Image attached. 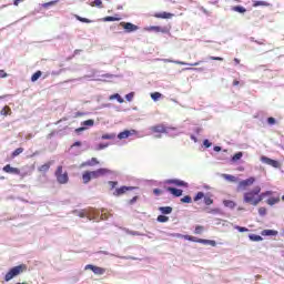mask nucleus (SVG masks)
<instances>
[{"instance_id": "nucleus-1", "label": "nucleus", "mask_w": 284, "mask_h": 284, "mask_svg": "<svg viewBox=\"0 0 284 284\" xmlns=\"http://www.w3.org/2000/svg\"><path fill=\"white\" fill-rule=\"evenodd\" d=\"M272 194H274L272 191L261 193V186H255L253 190L244 193L243 201L244 203L256 206L261 201L267 199V196H272Z\"/></svg>"}, {"instance_id": "nucleus-2", "label": "nucleus", "mask_w": 284, "mask_h": 284, "mask_svg": "<svg viewBox=\"0 0 284 284\" xmlns=\"http://www.w3.org/2000/svg\"><path fill=\"white\" fill-rule=\"evenodd\" d=\"M108 174H112V170L100 168L94 171H84L82 173V183H84V185H88V183H90L92 179H101V176H108Z\"/></svg>"}, {"instance_id": "nucleus-3", "label": "nucleus", "mask_w": 284, "mask_h": 284, "mask_svg": "<svg viewBox=\"0 0 284 284\" xmlns=\"http://www.w3.org/2000/svg\"><path fill=\"white\" fill-rule=\"evenodd\" d=\"M27 271H28V266L26 264L13 266L4 275L6 283H9V281H12V278H14L16 276H19V274H23V272H27Z\"/></svg>"}, {"instance_id": "nucleus-4", "label": "nucleus", "mask_w": 284, "mask_h": 284, "mask_svg": "<svg viewBox=\"0 0 284 284\" xmlns=\"http://www.w3.org/2000/svg\"><path fill=\"white\" fill-rule=\"evenodd\" d=\"M55 178L58 183H60V185H65V183H68V181H70V178L68 176L67 171L63 173V166L59 165L55 170Z\"/></svg>"}, {"instance_id": "nucleus-5", "label": "nucleus", "mask_w": 284, "mask_h": 284, "mask_svg": "<svg viewBox=\"0 0 284 284\" xmlns=\"http://www.w3.org/2000/svg\"><path fill=\"white\" fill-rule=\"evenodd\" d=\"M256 183V178H248L246 180H242L239 182L237 187H236V192H245V190H247V187H252V184Z\"/></svg>"}, {"instance_id": "nucleus-6", "label": "nucleus", "mask_w": 284, "mask_h": 284, "mask_svg": "<svg viewBox=\"0 0 284 284\" xmlns=\"http://www.w3.org/2000/svg\"><path fill=\"white\" fill-rule=\"evenodd\" d=\"M153 134H168L170 130H176L174 126H165V124H156L150 128Z\"/></svg>"}, {"instance_id": "nucleus-7", "label": "nucleus", "mask_w": 284, "mask_h": 284, "mask_svg": "<svg viewBox=\"0 0 284 284\" xmlns=\"http://www.w3.org/2000/svg\"><path fill=\"white\" fill-rule=\"evenodd\" d=\"M84 270H91V272H93V274H97V276H103V274H105V268L101 266H94L92 264L85 265Z\"/></svg>"}, {"instance_id": "nucleus-8", "label": "nucleus", "mask_w": 284, "mask_h": 284, "mask_svg": "<svg viewBox=\"0 0 284 284\" xmlns=\"http://www.w3.org/2000/svg\"><path fill=\"white\" fill-rule=\"evenodd\" d=\"M261 161L265 164V165H270L271 168H281V162L270 159L265 155L261 156Z\"/></svg>"}, {"instance_id": "nucleus-9", "label": "nucleus", "mask_w": 284, "mask_h": 284, "mask_svg": "<svg viewBox=\"0 0 284 284\" xmlns=\"http://www.w3.org/2000/svg\"><path fill=\"white\" fill-rule=\"evenodd\" d=\"M132 190H136L134 186H121L119 189H115L113 192L114 196H122V194H125V192H132Z\"/></svg>"}, {"instance_id": "nucleus-10", "label": "nucleus", "mask_w": 284, "mask_h": 284, "mask_svg": "<svg viewBox=\"0 0 284 284\" xmlns=\"http://www.w3.org/2000/svg\"><path fill=\"white\" fill-rule=\"evenodd\" d=\"M166 185H175L176 187H187V182L182 181V180H166L165 181Z\"/></svg>"}, {"instance_id": "nucleus-11", "label": "nucleus", "mask_w": 284, "mask_h": 284, "mask_svg": "<svg viewBox=\"0 0 284 284\" xmlns=\"http://www.w3.org/2000/svg\"><path fill=\"white\" fill-rule=\"evenodd\" d=\"M120 26L125 30V32H136V30H139V27L131 22H121Z\"/></svg>"}, {"instance_id": "nucleus-12", "label": "nucleus", "mask_w": 284, "mask_h": 284, "mask_svg": "<svg viewBox=\"0 0 284 284\" xmlns=\"http://www.w3.org/2000/svg\"><path fill=\"white\" fill-rule=\"evenodd\" d=\"M2 170L7 174H21V170H19V168H12L10 164L4 165Z\"/></svg>"}, {"instance_id": "nucleus-13", "label": "nucleus", "mask_w": 284, "mask_h": 284, "mask_svg": "<svg viewBox=\"0 0 284 284\" xmlns=\"http://www.w3.org/2000/svg\"><path fill=\"white\" fill-rule=\"evenodd\" d=\"M163 61H164V63H176L178 65H192V67L200 65V63H201V62L186 63V62H183V61L170 60V59H164Z\"/></svg>"}, {"instance_id": "nucleus-14", "label": "nucleus", "mask_w": 284, "mask_h": 284, "mask_svg": "<svg viewBox=\"0 0 284 284\" xmlns=\"http://www.w3.org/2000/svg\"><path fill=\"white\" fill-rule=\"evenodd\" d=\"M166 192H170V194H172L173 196H176V197L183 196V190H181V189L168 186Z\"/></svg>"}, {"instance_id": "nucleus-15", "label": "nucleus", "mask_w": 284, "mask_h": 284, "mask_svg": "<svg viewBox=\"0 0 284 284\" xmlns=\"http://www.w3.org/2000/svg\"><path fill=\"white\" fill-rule=\"evenodd\" d=\"M266 203L267 205H276V203H281V195H276V196L268 195Z\"/></svg>"}, {"instance_id": "nucleus-16", "label": "nucleus", "mask_w": 284, "mask_h": 284, "mask_svg": "<svg viewBox=\"0 0 284 284\" xmlns=\"http://www.w3.org/2000/svg\"><path fill=\"white\" fill-rule=\"evenodd\" d=\"M154 17L156 19H172V17H174V14L163 11V12H160V13H155Z\"/></svg>"}, {"instance_id": "nucleus-17", "label": "nucleus", "mask_w": 284, "mask_h": 284, "mask_svg": "<svg viewBox=\"0 0 284 284\" xmlns=\"http://www.w3.org/2000/svg\"><path fill=\"white\" fill-rule=\"evenodd\" d=\"M116 139V133H105L101 136L102 141H114Z\"/></svg>"}, {"instance_id": "nucleus-18", "label": "nucleus", "mask_w": 284, "mask_h": 284, "mask_svg": "<svg viewBox=\"0 0 284 284\" xmlns=\"http://www.w3.org/2000/svg\"><path fill=\"white\" fill-rule=\"evenodd\" d=\"M223 205L224 207H230V210H234V207H236V202L232 200H224Z\"/></svg>"}, {"instance_id": "nucleus-19", "label": "nucleus", "mask_w": 284, "mask_h": 284, "mask_svg": "<svg viewBox=\"0 0 284 284\" xmlns=\"http://www.w3.org/2000/svg\"><path fill=\"white\" fill-rule=\"evenodd\" d=\"M276 234H278V231H274V230L262 231V236H276Z\"/></svg>"}, {"instance_id": "nucleus-20", "label": "nucleus", "mask_w": 284, "mask_h": 284, "mask_svg": "<svg viewBox=\"0 0 284 284\" xmlns=\"http://www.w3.org/2000/svg\"><path fill=\"white\" fill-rule=\"evenodd\" d=\"M114 74L105 73L102 74L101 78H97L95 81H108V79H114Z\"/></svg>"}, {"instance_id": "nucleus-21", "label": "nucleus", "mask_w": 284, "mask_h": 284, "mask_svg": "<svg viewBox=\"0 0 284 284\" xmlns=\"http://www.w3.org/2000/svg\"><path fill=\"white\" fill-rule=\"evenodd\" d=\"M223 179H225V181H230V183H236V181H239V179H236V176L234 175H230V174H222Z\"/></svg>"}, {"instance_id": "nucleus-22", "label": "nucleus", "mask_w": 284, "mask_h": 284, "mask_svg": "<svg viewBox=\"0 0 284 284\" xmlns=\"http://www.w3.org/2000/svg\"><path fill=\"white\" fill-rule=\"evenodd\" d=\"M232 10L233 12H239L240 14H245V12H247V9L241 6L233 7Z\"/></svg>"}, {"instance_id": "nucleus-23", "label": "nucleus", "mask_w": 284, "mask_h": 284, "mask_svg": "<svg viewBox=\"0 0 284 284\" xmlns=\"http://www.w3.org/2000/svg\"><path fill=\"white\" fill-rule=\"evenodd\" d=\"M199 243H203L204 245H212V247H216V241L214 240H199Z\"/></svg>"}, {"instance_id": "nucleus-24", "label": "nucleus", "mask_w": 284, "mask_h": 284, "mask_svg": "<svg viewBox=\"0 0 284 284\" xmlns=\"http://www.w3.org/2000/svg\"><path fill=\"white\" fill-rule=\"evenodd\" d=\"M159 210L162 214H172V206H161Z\"/></svg>"}, {"instance_id": "nucleus-25", "label": "nucleus", "mask_w": 284, "mask_h": 284, "mask_svg": "<svg viewBox=\"0 0 284 284\" xmlns=\"http://www.w3.org/2000/svg\"><path fill=\"white\" fill-rule=\"evenodd\" d=\"M130 134H132L130 131H123V132H120L119 134H118V139H120V140H123V139H128L129 136H130Z\"/></svg>"}, {"instance_id": "nucleus-26", "label": "nucleus", "mask_w": 284, "mask_h": 284, "mask_svg": "<svg viewBox=\"0 0 284 284\" xmlns=\"http://www.w3.org/2000/svg\"><path fill=\"white\" fill-rule=\"evenodd\" d=\"M183 237L185 239V241H191L192 243H199V241H203V239H196L192 235H184Z\"/></svg>"}, {"instance_id": "nucleus-27", "label": "nucleus", "mask_w": 284, "mask_h": 284, "mask_svg": "<svg viewBox=\"0 0 284 284\" xmlns=\"http://www.w3.org/2000/svg\"><path fill=\"white\" fill-rule=\"evenodd\" d=\"M110 101H113V99H116V101H118V103H123V99L121 98V94H119V93H115V94H112V95H110Z\"/></svg>"}, {"instance_id": "nucleus-28", "label": "nucleus", "mask_w": 284, "mask_h": 284, "mask_svg": "<svg viewBox=\"0 0 284 284\" xmlns=\"http://www.w3.org/2000/svg\"><path fill=\"white\" fill-rule=\"evenodd\" d=\"M52 165V162L45 163L39 168L40 172H48L50 170V166Z\"/></svg>"}, {"instance_id": "nucleus-29", "label": "nucleus", "mask_w": 284, "mask_h": 284, "mask_svg": "<svg viewBox=\"0 0 284 284\" xmlns=\"http://www.w3.org/2000/svg\"><path fill=\"white\" fill-rule=\"evenodd\" d=\"M258 6L270 7V2L266 1H254L253 7L258 8Z\"/></svg>"}, {"instance_id": "nucleus-30", "label": "nucleus", "mask_w": 284, "mask_h": 284, "mask_svg": "<svg viewBox=\"0 0 284 284\" xmlns=\"http://www.w3.org/2000/svg\"><path fill=\"white\" fill-rule=\"evenodd\" d=\"M80 168H94V163H92V160H88L85 162H82Z\"/></svg>"}, {"instance_id": "nucleus-31", "label": "nucleus", "mask_w": 284, "mask_h": 284, "mask_svg": "<svg viewBox=\"0 0 284 284\" xmlns=\"http://www.w3.org/2000/svg\"><path fill=\"white\" fill-rule=\"evenodd\" d=\"M41 71H37L36 73H33V75L31 77L32 83H34V81H39V79H41Z\"/></svg>"}, {"instance_id": "nucleus-32", "label": "nucleus", "mask_w": 284, "mask_h": 284, "mask_svg": "<svg viewBox=\"0 0 284 284\" xmlns=\"http://www.w3.org/2000/svg\"><path fill=\"white\" fill-rule=\"evenodd\" d=\"M248 239L251 241H255V242L263 241V237L261 235H256V234L248 235Z\"/></svg>"}, {"instance_id": "nucleus-33", "label": "nucleus", "mask_w": 284, "mask_h": 284, "mask_svg": "<svg viewBox=\"0 0 284 284\" xmlns=\"http://www.w3.org/2000/svg\"><path fill=\"white\" fill-rule=\"evenodd\" d=\"M59 0H53V1H50V2H45V3H42L41 4V7L42 8H50V7H52V6H57V2H58Z\"/></svg>"}, {"instance_id": "nucleus-34", "label": "nucleus", "mask_w": 284, "mask_h": 284, "mask_svg": "<svg viewBox=\"0 0 284 284\" xmlns=\"http://www.w3.org/2000/svg\"><path fill=\"white\" fill-rule=\"evenodd\" d=\"M241 159H243V152H237L233 155L232 161L236 162L241 161Z\"/></svg>"}, {"instance_id": "nucleus-35", "label": "nucleus", "mask_w": 284, "mask_h": 284, "mask_svg": "<svg viewBox=\"0 0 284 284\" xmlns=\"http://www.w3.org/2000/svg\"><path fill=\"white\" fill-rule=\"evenodd\" d=\"M0 114H2V116H8V114H12V111L10 110V108H3L0 111Z\"/></svg>"}, {"instance_id": "nucleus-36", "label": "nucleus", "mask_w": 284, "mask_h": 284, "mask_svg": "<svg viewBox=\"0 0 284 284\" xmlns=\"http://www.w3.org/2000/svg\"><path fill=\"white\" fill-rule=\"evenodd\" d=\"M168 221H170V217H168L165 215H159L158 216V222L159 223H168Z\"/></svg>"}, {"instance_id": "nucleus-37", "label": "nucleus", "mask_w": 284, "mask_h": 284, "mask_svg": "<svg viewBox=\"0 0 284 284\" xmlns=\"http://www.w3.org/2000/svg\"><path fill=\"white\" fill-rule=\"evenodd\" d=\"M161 97H163V94H161L160 92L151 93V99H153L154 101H159Z\"/></svg>"}, {"instance_id": "nucleus-38", "label": "nucleus", "mask_w": 284, "mask_h": 284, "mask_svg": "<svg viewBox=\"0 0 284 284\" xmlns=\"http://www.w3.org/2000/svg\"><path fill=\"white\" fill-rule=\"evenodd\" d=\"M19 154H23V148H18L12 152V158L19 156Z\"/></svg>"}, {"instance_id": "nucleus-39", "label": "nucleus", "mask_w": 284, "mask_h": 284, "mask_svg": "<svg viewBox=\"0 0 284 284\" xmlns=\"http://www.w3.org/2000/svg\"><path fill=\"white\" fill-rule=\"evenodd\" d=\"M202 232H205V227L202 225L195 226L194 234H201Z\"/></svg>"}, {"instance_id": "nucleus-40", "label": "nucleus", "mask_w": 284, "mask_h": 284, "mask_svg": "<svg viewBox=\"0 0 284 284\" xmlns=\"http://www.w3.org/2000/svg\"><path fill=\"white\" fill-rule=\"evenodd\" d=\"M201 199H205V193L197 192V194L194 196V201H201Z\"/></svg>"}, {"instance_id": "nucleus-41", "label": "nucleus", "mask_w": 284, "mask_h": 284, "mask_svg": "<svg viewBox=\"0 0 284 284\" xmlns=\"http://www.w3.org/2000/svg\"><path fill=\"white\" fill-rule=\"evenodd\" d=\"M102 4H103V1H101V0H94L93 2L90 3V6H92V8H94V6L97 8H101Z\"/></svg>"}, {"instance_id": "nucleus-42", "label": "nucleus", "mask_w": 284, "mask_h": 284, "mask_svg": "<svg viewBox=\"0 0 284 284\" xmlns=\"http://www.w3.org/2000/svg\"><path fill=\"white\" fill-rule=\"evenodd\" d=\"M181 203H192V196L185 195L181 199Z\"/></svg>"}, {"instance_id": "nucleus-43", "label": "nucleus", "mask_w": 284, "mask_h": 284, "mask_svg": "<svg viewBox=\"0 0 284 284\" xmlns=\"http://www.w3.org/2000/svg\"><path fill=\"white\" fill-rule=\"evenodd\" d=\"M204 203L205 205H212V203H214V200H212V197L210 196H204Z\"/></svg>"}, {"instance_id": "nucleus-44", "label": "nucleus", "mask_w": 284, "mask_h": 284, "mask_svg": "<svg viewBox=\"0 0 284 284\" xmlns=\"http://www.w3.org/2000/svg\"><path fill=\"white\" fill-rule=\"evenodd\" d=\"M82 125H88L89 128H92L94 125V120H85L82 122Z\"/></svg>"}, {"instance_id": "nucleus-45", "label": "nucleus", "mask_w": 284, "mask_h": 284, "mask_svg": "<svg viewBox=\"0 0 284 284\" xmlns=\"http://www.w3.org/2000/svg\"><path fill=\"white\" fill-rule=\"evenodd\" d=\"M258 214H260V216H265V214H267V209H265L264 206L260 207Z\"/></svg>"}, {"instance_id": "nucleus-46", "label": "nucleus", "mask_w": 284, "mask_h": 284, "mask_svg": "<svg viewBox=\"0 0 284 284\" xmlns=\"http://www.w3.org/2000/svg\"><path fill=\"white\" fill-rule=\"evenodd\" d=\"M149 30L153 32H163V29L161 27H150Z\"/></svg>"}, {"instance_id": "nucleus-47", "label": "nucleus", "mask_w": 284, "mask_h": 284, "mask_svg": "<svg viewBox=\"0 0 284 284\" xmlns=\"http://www.w3.org/2000/svg\"><path fill=\"white\" fill-rule=\"evenodd\" d=\"M104 21H121V18H116V17H106V18H104Z\"/></svg>"}, {"instance_id": "nucleus-48", "label": "nucleus", "mask_w": 284, "mask_h": 284, "mask_svg": "<svg viewBox=\"0 0 284 284\" xmlns=\"http://www.w3.org/2000/svg\"><path fill=\"white\" fill-rule=\"evenodd\" d=\"M235 230H237V232H250V230L245 226H235Z\"/></svg>"}, {"instance_id": "nucleus-49", "label": "nucleus", "mask_w": 284, "mask_h": 284, "mask_svg": "<svg viewBox=\"0 0 284 284\" xmlns=\"http://www.w3.org/2000/svg\"><path fill=\"white\" fill-rule=\"evenodd\" d=\"M78 20L81 21L82 23H92V20L87 19V18L78 17Z\"/></svg>"}, {"instance_id": "nucleus-50", "label": "nucleus", "mask_w": 284, "mask_h": 284, "mask_svg": "<svg viewBox=\"0 0 284 284\" xmlns=\"http://www.w3.org/2000/svg\"><path fill=\"white\" fill-rule=\"evenodd\" d=\"M125 99H126V101H132L133 99H134V92H131V93H129V94H126L125 95Z\"/></svg>"}, {"instance_id": "nucleus-51", "label": "nucleus", "mask_w": 284, "mask_h": 284, "mask_svg": "<svg viewBox=\"0 0 284 284\" xmlns=\"http://www.w3.org/2000/svg\"><path fill=\"white\" fill-rule=\"evenodd\" d=\"M153 194H155V196H161V194H163V191L161 189H154Z\"/></svg>"}, {"instance_id": "nucleus-52", "label": "nucleus", "mask_w": 284, "mask_h": 284, "mask_svg": "<svg viewBox=\"0 0 284 284\" xmlns=\"http://www.w3.org/2000/svg\"><path fill=\"white\" fill-rule=\"evenodd\" d=\"M267 123H268V125H275V124H276V119H274V118H268V119H267Z\"/></svg>"}, {"instance_id": "nucleus-53", "label": "nucleus", "mask_w": 284, "mask_h": 284, "mask_svg": "<svg viewBox=\"0 0 284 284\" xmlns=\"http://www.w3.org/2000/svg\"><path fill=\"white\" fill-rule=\"evenodd\" d=\"M203 145L206 148H212V142L210 140H204Z\"/></svg>"}, {"instance_id": "nucleus-54", "label": "nucleus", "mask_w": 284, "mask_h": 284, "mask_svg": "<svg viewBox=\"0 0 284 284\" xmlns=\"http://www.w3.org/2000/svg\"><path fill=\"white\" fill-rule=\"evenodd\" d=\"M109 185H111V189L114 190V187H116V185H119V182L109 181Z\"/></svg>"}, {"instance_id": "nucleus-55", "label": "nucleus", "mask_w": 284, "mask_h": 284, "mask_svg": "<svg viewBox=\"0 0 284 284\" xmlns=\"http://www.w3.org/2000/svg\"><path fill=\"white\" fill-rule=\"evenodd\" d=\"M105 148H108V144L101 143L98 145L97 150H105Z\"/></svg>"}, {"instance_id": "nucleus-56", "label": "nucleus", "mask_w": 284, "mask_h": 284, "mask_svg": "<svg viewBox=\"0 0 284 284\" xmlns=\"http://www.w3.org/2000/svg\"><path fill=\"white\" fill-rule=\"evenodd\" d=\"M211 61H223L221 57H210Z\"/></svg>"}, {"instance_id": "nucleus-57", "label": "nucleus", "mask_w": 284, "mask_h": 284, "mask_svg": "<svg viewBox=\"0 0 284 284\" xmlns=\"http://www.w3.org/2000/svg\"><path fill=\"white\" fill-rule=\"evenodd\" d=\"M184 70H195L196 72H203L202 68H185Z\"/></svg>"}, {"instance_id": "nucleus-58", "label": "nucleus", "mask_w": 284, "mask_h": 284, "mask_svg": "<svg viewBox=\"0 0 284 284\" xmlns=\"http://www.w3.org/2000/svg\"><path fill=\"white\" fill-rule=\"evenodd\" d=\"M8 77V73H6L3 70H0V79H6Z\"/></svg>"}, {"instance_id": "nucleus-59", "label": "nucleus", "mask_w": 284, "mask_h": 284, "mask_svg": "<svg viewBox=\"0 0 284 284\" xmlns=\"http://www.w3.org/2000/svg\"><path fill=\"white\" fill-rule=\"evenodd\" d=\"M91 163H93V165H99V160L97 158H92Z\"/></svg>"}, {"instance_id": "nucleus-60", "label": "nucleus", "mask_w": 284, "mask_h": 284, "mask_svg": "<svg viewBox=\"0 0 284 284\" xmlns=\"http://www.w3.org/2000/svg\"><path fill=\"white\" fill-rule=\"evenodd\" d=\"M71 148H81V142L77 141L74 142Z\"/></svg>"}, {"instance_id": "nucleus-61", "label": "nucleus", "mask_w": 284, "mask_h": 284, "mask_svg": "<svg viewBox=\"0 0 284 284\" xmlns=\"http://www.w3.org/2000/svg\"><path fill=\"white\" fill-rule=\"evenodd\" d=\"M139 200V196H134L133 199L130 200V204H134L136 203V201Z\"/></svg>"}, {"instance_id": "nucleus-62", "label": "nucleus", "mask_w": 284, "mask_h": 284, "mask_svg": "<svg viewBox=\"0 0 284 284\" xmlns=\"http://www.w3.org/2000/svg\"><path fill=\"white\" fill-rule=\"evenodd\" d=\"M24 0H13V6H19L21 2H23Z\"/></svg>"}, {"instance_id": "nucleus-63", "label": "nucleus", "mask_w": 284, "mask_h": 284, "mask_svg": "<svg viewBox=\"0 0 284 284\" xmlns=\"http://www.w3.org/2000/svg\"><path fill=\"white\" fill-rule=\"evenodd\" d=\"M200 10H201V12H203L204 14H210V12H207V9H205V8H203V7H201Z\"/></svg>"}, {"instance_id": "nucleus-64", "label": "nucleus", "mask_w": 284, "mask_h": 284, "mask_svg": "<svg viewBox=\"0 0 284 284\" xmlns=\"http://www.w3.org/2000/svg\"><path fill=\"white\" fill-rule=\"evenodd\" d=\"M84 130H85V128L81 126V128L75 129V132H83Z\"/></svg>"}]
</instances>
